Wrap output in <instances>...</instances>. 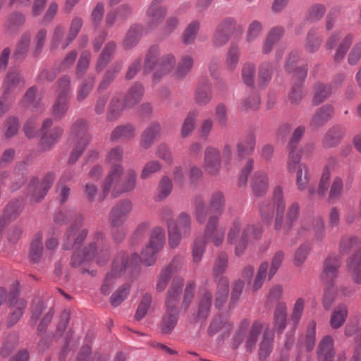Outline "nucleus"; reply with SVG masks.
Returning <instances> with one entry per match:
<instances>
[{
  "label": "nucleus",
  "mask_w": 361,
  "mask_h": 361,
  "mask_svg": "<svg viewBox=\"0 0 361 361\" xmlns=\"http://www.w3.org/2000/svg\"><path fill=\"white\" fill-rule=\"evenodd\" d=\"M166 235L162 228L154 227L151 233L150 241L141 251L140 255L133 253L130 258L128 253L118 252L116 255L111 270L106 274L105 280L101 287L103 294L109 295L111 289L114 286L115 281L128 267L135 265L138 262L146 266H152L156 260V254L163 247Z\"/></svg>",
  "instance_id": "obj_1"
},
{
  "label": "nucleus",
  "mask_w": 361,
  "mask_h": 361,
  "mask_svg": "<svg viewBox=\"0 0 361 361\" xmlns=\"http://www.w3.org/2000/svg\"><path fill=\"white\" fill-rule=\"evenodd\" d=\"M250 323L246 319H243L238 324V330L233 336V345L238 348L245 343V347L248 352H252L259 341V359H266L272 351L274 343V330L268 325L264 326L262 322L255 320L250 328Z\"/></svg>",
  "instance_id": "obj_2"
},
{
  "label": "nucleus",
  "mask_w": 361,
  "mask_h": 361,
  "mask_svg": "<svg viewBox=\"0 0 361 361\" xmlns=\"http://www.w3.org/2000/svg\"><path fill=\"white\" fill-rule=\"evenodd\" d=\"M122 165H115L110 169L102 185V194L98 196V201L102 202L110 193L114 198L118 197L122 193L132 191L136 185L137 173L135 169H128L124 177Z\"/></svg>",
  "instance_id": "obj_3"
},
{
  "label": "nucleus",
  "mask_w": 361,
  "mask_h": 361,
  "mask_svg": "<svg viewBox=\"0 0 361 361\" xmlns=\"http://www.w3.org/2000/svg\"><path fill=\"white\" fill-rule=\"evenodd\" d=\"M109 247L104 234L101 232L93 233L92 240L82 252L73 253L71 264L75 267L86 263H96L104 265L109 259Z\"/></svg>",
  "instance_id": "obj_4"
},
{
  "label": "nucleus",
  "mask_w": 361,
  "mask_h": 361,
  "mask_svg": "<svg viewBox=\"0 0 361 361\" xmlns=\"http://www.w3.org/2000/svg\"><path fill=\"white\" fill-rule=\"evenodd\" d=\"M159 55V48L153 46L148 49L145 61L144 72L149 73L154 71V83L159 82L161 78L173 71L176 64V57L173 54H167L161 56Z\"/></svg>",
  "instance_id": "obj_5"
},
{
  "label": "nucleus",
  "mask_w": 361,
  "mask_h": 361,
  "mask_svg": "<svg viewBox=\"0 0 361 361\" xmlns=\"http://www.w3.org/2000/svg\"><path fill=\"white\" fill-rule=\"evenodd\" d=\"M54 220L59 224L66 223L68 220L72 221L63 240V247L66 250L78 247L88 233L85 228H80L83 221L81 214L73 212H59L55 214Z\"/></svg>",
  "instance_id": "obj_6"
},
{
  "label": "nucleus",
  "mask_w": 361,
  "mask_h": 361,
  "mask_svg": "<svg viewBox=\"0 0 361 361\" xmlns=\"http://www.w3.org/2000/svg\"><path fill=\"white\" fill-rule=\"evenodd\" d=\"M262 230L261 227L252 225L241 226L238 219L233 221L230 226L228 233V241L230 244L235 245V252L237 256L243 255L252 239L260 238Z\"/></svg>",
  "instance_id": "obj_7"
},
{
  "label": "nucleus",
  "mask_w": 361,
  "mask_h": 361,
  "mask_svg": "<svg viewBox=\"0 0 361 361\" xmlns=\"http://www.w3.org/2000/svg\"><path fill=\"white\" fill-rule=\"evenodd\" d=\"M340 250L343 252H353L347 267L353 281L361 284V240L353 235L345 236L341 240Z\"/></svg>",
  "instance_id": "obj_8"
},
{
  "label": "nucleus",
  "mask_w": 361,
  "mask_h": 361,
  "mask_svg": "<svg viewBox=\"0 0 361 361\" xmlns=\"http://www.w3.org/2000/svg\"><path fill=\"white\" fill-rule=\"evenodd\" d=\"M183 286L182 279H174L168 290L166 300V312L161 322V331L169 333L174 329L178 321L177 303Z\"/></svg>",
  "instance_id": "obj_9"
},
{
  "label": "nucleus",
  "mask_w": 361,
  "mask_h": 361,
  "mask_svg": "<svg viewBox=\"0 0 361 361\" xmlns=\"http://www.w3.org/2000/svg\"><path fill=\"white\" fill-rule=\"evenodd\" d=\"M169 244L171 247H176L182 239L190 238L192 232V220L189 214L182 212L176 219L166 220Z\"/></svg>",
  "instance_id": "obj_10"
},
{
  "label": "nucleus",
  "mask_w": 361,
  "mask_h": 361,
  "mask_svg": "<svg viewBox=\"0 0 361 361\" xmlns=\"http://www.w3.org/2000/svg\"><path fill=\"white\" fill-rule=\"evenodd\" d=\"M228 256L225 253H221L219 257H217L214 268V276L217 280V292L215 298V306L217 308H220L228 299L229 290V281L228 279L224 276L217 279L228 267Z\"/></svg>",
  "instance_id": "obj_11"
},
{
  "label": "nucleus",
  "mask_w": 361,
  "mask_h": 361,
  "mask_svg": "<svg viewBox=\"0 0 361 361\" xmlns=\"http://www.w3.org/2000/svg\"><path fill=\"white\" fill-rule=\"evenodd\" d=\"M144 94V88L141 84H135L130 89L125 103H122L118 97H114L109 106L108 119L112 121L118 117L126 106H133L140 102Z\"/></svg>",
  "instance_id": "obj_12"
},
{
  "label": "nucleus",
  "mask_w": 361,
  "mask_h": 361,
  "mask_svg": "<svg viewBox=\"0 0 361 361\" xmlns=\"http://www.w3.org/2000/svg\"><path fill=\"white\" fill-rule=\"evenodd\" d=\"M71 135L75 137L78 140L68 159V163L74 164L91 141L90 135L87 133L86 121L78 120L71 128Z\"/></svg>",
  "instance_id": "obj_13"
},
{
  "label": "nucleus",
  "mask_w": 361,
  "mask_h": 361,
  "mask_svg": "<svg viewBox=\"0 0 361 361\" xmlns=\"http://www.w3.org/2000/svg\"><path fill=\"white\" fill-rule=\"evenodd\" d=\"M132 204L130 200H125L117 203L112 208L111 212L109 213V223L113 230H117L118 228L122 226L126 219L131 212ZM125 233L123 231L116 233L113 231V238L114 240L121 241L123 239Z\"/></svg>",
  "instance_id": "obj_14"
},
{
  "label": "nucleus",
  "mask_w": 361,
  "mask_h": 361,
  "mask_svg": "<svg viewBox=\"0 0 361 361\" xmlns=\"http://www.w3.org/2000/svg\"><path fill=\"white\" fill-rule=\"evenodd\" d=\"M23 85V80L20 76L19 71L17 68H13L8 71L3 85L4 94L0 99V115L6 113L11 106L12 99L9 97L8 93Z\"/></svg>",
  "instance_id": "obj_15"
},
{
  "label": "nucleus",
  "mask_w": 361,
  "mask_h": 361,
  "mask_svg": "<svg viewBox=\"0 0 361 361\" xmlns=\"http://www.w3.org/2000/svg\"><path fill=\"white\" fill-rule=\"evenodd\" d=\"M70 93V78L67 76L63 77L58 82V97L53 106V114L55 118L60 120L67 113Z\"/></svg>",
  "instance_id": "obj_16"
},
{
  "label": "nucleus",
  "mask_w": 361,
  "mask_h": 361,
  "mask_svg": "<svg viewBox=\"0 0 361 361\" xmlns=\"http://www.w3.org/2000/svg\"><path fill=\"white\" fill-rule=\"evenodd\" d=\"M219 216H210L205 226L204 235L199 238L205 240V243L211 242L214 246H221L224 239V228L218 225Z\"/></svg>",
  "instance_id": "obj_17"
},
{
  "label": "nucleus",
  "mask_w": 361,
  "mask_h": 361,
  "mask_svg": "<svg viewBox=\"0 0 361 361\" xmlns=\"http://www.w3.org/2000/svg\"><path fill=\"white\" fill-rule=\"evenodd\" d=\"M55 176L52 172L47 173L42 183L37 179H32L29 187V195L32 202H37L44 198L54 180Z\"/></svg>",
  "instance_id": "obj_18"
},
{
  "label": "nucleus",
  "mask_w": 361,
  "mask_h": 361,
  "mask_svg": "<svg viewBox=\"0 0 361 361\" xmlns=\"http://www.w3.org/2000/svg\"><path fill=\"white\" fill-rule=\"evenodd\" d=\"M204 156V169L206 172L213 176L219 175L223 163L220 150L214 147H207Z\"/></svg>",
  "instance_id": "obj_19"
},
{
  "label": "nucleus",
  "mask_w": 361,
  "mask_h": 361,
  "mask_svg": "<svg viewBox=\"0 0 361 361\" xmlns=\"http://www.w3.org/2000/svg\"><path fill=\"white\" fill-rule=\"evenodd\" d=\"M52 120L47 118L44 121L42 132V137L41 140V147L43 150H48L52 147L60 139L63 130L61 127H54L49 130L52 126Z\"/></svg>",
  "instance_id": "obj_20"
},
{
  "label": "nucleus",
  "mask_w": 361,
  "mask_h": 361,
  "mask_svg": "<svg viewBox=\"0 0 361 361\" xmlns=\"http://www.w3.org/2000/svg\"><path fill=\"white\" fill-rule=\"evenodd\" d=\"M276 207V219L274 223V228L276 231H280L283 228V215L286 209V200L283 195V188L280 186H276L274 192H272V201L271 202Z\"/></svg>",
  "instance_id": "obj_21"
},
{
  "label": "nucleus",
  "mask_w": 361,
  "mask_h": 361,
  "mask_svg": "<svg viewBox=\"0 0 361 361\" xmlns=\"http://www.w3.org/2000/svg\"><path fill=\"white\" fill-rule=\"evenodd\" d=\"M73 41V38L68 35H66V29L59 25L53 29L50 39V49L51 51L66 50Z\"/></svg>",
  "instance_id": "obj_22"
},
{
  "label": "nucleus",
  "mask_w": 361,
  "mask_h": 361,
  "mask_svg": "<svg viewBox=\"0 0 361 361\" xmlns=\"http://www.w3.org/2000/svg\"><path fill=\"white\" fill-rule=\"evenodd\" d=\"M269 180L267 171L264 170L256 171L251 178V188L255 197H262L269 190Z\"/></svg>",
  "instance_id": "obj_23"
},
{
  "label": "nucleus",
  "mask_w": 361,
  "mask_h": 361,
  "mask_svg": "<svg viewBox=\"0 0 361 361\" xmlns=\"http://www.w3.org/2000/svg\"><path fill=\"white\" fill-rule=\"evenodd\" d=\"M8 302H10L11 314L8 318V325L12 326L16 324L22 317L27 302L16 294L10 295Z\"/></svg>",
  "instance_id": "obj_24"
},
{
  "label": "nucleus",
  "mask_w": 361,
  "mask_h": 361,
  "mask_svg": "<svg viewBox=\"0 0 361 361\" xmlns=\"http://www.w3.org/2000/svg\"><path fill=\"white\" fill-rule=\"evenodd\" d=\"M167 14V8L164 6L150 5L146 11L148 28L153 29L163 22Z\"/></svg>",
  "instance_id": "obj_25"
},
{
  "label": "nucleus",
  "mask_w": 361,
  "mask_h": 361,
  "mask_svg": "<svg viewBox=\"0 0 361 361\" xmlns=\"http://www.w3.org/2000/svg\"><path fill=\"white\" fill-rule=\"evenodd\" d=\"M300 213V204L293 202L288 206L285 219H283V228L281 231L285 233L291 230L297 222Z\"/></svg>",
  "instance_id": "obj_26"
},
{
  "label": "nucleus",
  "mask_w": 361,
  "mask_h": 361,
  "mask_svg": "<svg viewBox=\"0 0 361 361\" xmlns=\"http://www.w3.org/2000/svg\"><path fill=\"white\" fill-rule=\"evenodd\" d=\"M287 307L284 302H279L274 310V324L275 330L282 333L286 327Z\"/></svg>",
  "instance_id": "obj_27"
},
{
  "label": "nucleus",
  "mask_w": 361,
  "mask_h": 361,
  "mask_svg": "<svg viewBox=\"0 0 361 361\" xmlns=\"http://www.w3.org/2000/svg\"><path fill=\"white\" fill-rule=\"evenodd\" d=\"M161 126L159 123H153L149 127L145 129L142 137H141L140 145L145 149L152 145L154 142L160 136Z\"/></svg>",
  "instance_id": "obj_28"
},
{
  "label": "nucleus",
  "mask_w": 361,
  "mask_h": 361,
  "mask_svg": "<svg viewBox=\"0 0 361 361\" xmlns=\"http://www.w3.org/2000/svg\"><path fill=\"white\" fill-rule=\"evenodd\" d=\"M333 114L332 106L324 105L321 106L313 116L310 124L313 127L322 126L330 120Z\"/></svg>",
  "instance_id": "obj_29"
},
{
  "label": "nucleus",
  "mask_w": 361,
  "mask_h": 361,
  "mask_svg": "<svg viewBox=\"0 0 361 361\" xmlns=\"http://www.w3.org/2000/svg\"><path fill=\"white\" fill-rule=\"evenodd\" d=\"M318 358L322 361H331L334 355L333 339L327 336L322 338L317 349Z\"/></svg>",
  "instance_id": "obj_30"
},
{
  "label": "nucleus",
  "mask_w": 361,
  "mask_h": 361,
  "mask_svg": "<svg viewBox=\"0 0 361 361\" xmlns=\"http://www.w3.org/2000/svg\"><path fill=\"white\" fill-rule=\"evenodd\" d=\"M340 266L338 257L330 256L324 261L322 279L324 281H331L336 276L338 269Z\"/></svg>",
  "instance_id": "obj_31"
},
{
  "label": "nucleus",
  "mask_w": 361,
  "mask_h": 361,
  "mask_svg": "<svg viewBox=\"0 0 361 361\" xmlns=\"http://www.w3.org/2000/svg\"><path fill=\"white\" fill-rule=\"evenodd\" d=\"M348 309L345 305H339L332 312L330 318V325L333 329L341 327L345 322Z\"/></svg>",
  "instance_id": "obj_32"
},
{
  "label": "nucleus",
  "mask_w": 361,
  "mask_h": 361,
  "mask_svg": "<svg viewBox=\"0 0 361 361\" xmlns=\"http://www.w3.org/2000/svg\"><path fill=\"white\" fill-rule=\"evenodd\" d=\"M212 99V88L211 85L207 82H203L199 85L196 93H195V100L200 106H204Z\"/></svg>",
  "instance_id": "obj_33"
},
{
  "label": "nucleus",
  "mask_w": 361,
  "mask_h": 361,
  "mask_svg": "<svg viewBox=\"0 0 361 361\" xmlns=\"http://www.w3.org/2000/svg\"><path fill=\"white\" fill-rule=\"evenodd\" d=\"M42 233H37L32 238L30 248V259L34 262H38L43 252Z\"/></svg>",
  "instance_id": "obj_34"
},
{
  "label": "nucleus",
  "mask_w": 361,
  "mask_h": 361,
  "mask_svg": "<svg viewBox=\"0 0 361 361\" xmlns=\"http://www.w3.org/2000/svg\"><path fill=\"white\" fill-rule=\"evenodd\" d=\"M232 324L222 316H217L214 317L212 322L210 323L209 326V335H214L219 331L228 334L231 329Z\"/></svg>",
  "instance_id": "obj_35"
},
{
  "label": "nucleus",
  "mask_w": 361,
  "mask_h": 361,
  "mask_svg": "<svg viewBox=\"0 0 361 361\" xmlns=\"http://www.w3.org/2000/svg\"><path fill=\"white\" fill-rule=\"evenodd\" d=\"M298 59V54L297 52H292L289 56H288L286 62V71L291 72L295 71L294 77L298 78L300 80H304L307 76V68L302 67L300 68H295V63H297Z\"/></svg>",
  "instance_id": "obj_36"
},
{
  "label": "nucleus",
  "mask_w": 361,
  "mask_h": 361,
  "mask_svg": "<svg viewBox=\"0 0 361 361\" xmlns=\"http://www.w3.org/2000/svg\"><path fill=\"white\" fill-rule=\"evenodd\" d=\"M212 299V295L209 291L204 290L202 293L196 316L197 319H205L207 318L210 310Z\"/></svg>",
  "instance_id": "obj_37"
},
{
  "label": "nucleus",
  "mask_w": 361,
  "mask_h": 361,
  "mask_svg": "<svg viewBox=\"0 0 361 361\" xmlns=\"http://www.w3.org/2000/svg\"><path fill=\"white\" fill-rule=\"evenodd\" d=\"M240 49L235 44H231L226 54L224 64L230 71L235 69L239 63Z\"/></svg>",
  "instance_id": "obj_38"
},
{
  "label": "nucleus",
  "mask_w": 361,
  "mask_h": 361,
  "mask_svg": "<svg viewBox=\"0 0 361 361\" xmlns=\"http://www.w3.org/2000/svg\"><path fill=\"white\" fill-rule=\"evenodd\" d=\"M345 132L343 129L334 127L325 134L323 143L327 147H331L337 145L343 137Z\"/></svg>",
  "instance_id": "obj_39"
},
{
  "label": "nucleus",
  "mask_w": 361,
  "mask_h": 361,
  "mask_svg": "<svg viewBox=\"0 0 361 361\" xmlns=\"http://www.w3.org/2000/svg\"><path fill=\"white\" fill-rule=\"evenodd\" d=\"M353 40V34L348 33L345 35L343 39H342L339 43L336 54L334 56V60L335 62L338 63L344 59L350 46L352 45Z\"/></svg>",
  "instance_id": "obj_40"
},
{
  "label": "nucleus",
  "mask_w": 361,
  "mask_h": 361,
  "mask_svg": "<svg viewBox=\"0 0 361 361\" xmlns=\"http://www.w3.org/2000/svg\"><path fill=\"white\" fill-rule=\"evenodd\" d=\"M116 44L114 42H109L106 44L104 49L102 51L97 63V71H102L106 67L109 61L112 59L115 51Z\"/></svg>",
  "instance_id": "obj_41"
},
{
  "label": "nucleus",
  "mask_w": 361,
  "mask_h": 361,
  "mask_svg": "<svg viewBox=\"0 0 361 361\" xmlns=\"http://www.w3.org/2000/svg\"><path fill=\"white\" fill-rule=\"evenodd\" d=\"M256 139L254 135H248L244 140L238 142L237 150L238 155L252 154L255 148Z\"/></svg>",
  "instance_id": "obj_42"
},
{
  "label": "nucleus",
  "mask_w": 361,
  "mask_h": 361,
  "mask_svg": "<svg viewBox=\"0 0 361 361\" xmlns=\"http://www.w3.org/2000/svg\"><path fill=\"white\" fill-rule=\"evenodd\" d=\"M193 67V58L192 56L185 55L181 57L179 60L176 70V75L178 78H183L189 73Z\"/></svg>",
  "instance_id": "obj_43"
},
{
  "label": "nucleus",
  "mask_w": 361,
  "mask_h": 361,
  "mask_svg": "<svg viewBox=\"0 0 361 361\" xmlns=\"http://www.w3.org/2000/svg\"><path fill=\"white\" fill-rule=\"evenodd\" d=\"M330 176V170L329 168H325L323 170L320 183H319L317 191L316 192L313 187H310L308 189L309 195L312 196L317 193L319 196H323L329 187Z\"/></svg>",
  "instance_id": "obj_44"
},
{
  "label": "nucleus",
  "mask_w": 361,
  "mask_h": 361,
  "mask_svg": "<svg viewBox=\"0 0 361 361\" xmlns=\"http://www.w3.org/2000/svg\"><path fill=\"white\" fill-rule=\"evenodd\" d=\"M332 92V87L331 85L317 84L314 87L313 103L314 105H318L322 103L325 99L330 96Z\"/></svg>",
  "instance_id": "obj_45"
},
{
  "label": "nucleus",
  "mask_w": 361,
  "mask_h": 361,
  "mask_svg": "<svg viewBox=\"0 0 361 361\" xmlns=\"http://www.w3.org/2000/svg\"><path fill=\"white\" fill-rule=\"evenodd\" d=\"M305 303V299L302 297L298 298L296 301L294 302L290 314V322L294 327H295L300 321Z\"/></svg>",
  "instance_id": "obj_46"
},
{
  "label": "nucleus",
  "mask_w": 361,
  "mask_h": 361,
  "mask_svg": "<svg viewBox=\"0 0 361 361\" xmlns=\"http://www.w3.org/2000/svg\"><path fill=\"white\" fill-rule=\"evenodd\" d=\"M30 39L31 35L30 33H25L21 36L19 42L17 43L14 52V56L16 59H21L26 56L30 48Z\"/></svg>",
  "instance_id": "obj_47"
},
{
  "label": "nucleus",
  "mask_w": 361,
  "mask_h": 361,
  "mask_svg": "<svg viewBox=\"0 0 361 361\" xmlns=\"http://www.w3.org/2000/svg\"><path fill=\"white\" fill-rule=\"evenodd\" d=\"M135 135V128L130 125H126L115 128L112 134L111 140L117 141L119 140H127Z\"/></svg>",
  "instance_id": "obj_48"
},
{
  "label": "nucleus",
  "mask_w": 361,
  "mask_h": 361,
  "mask_svg": "<svg viewBox=\"0 0 361 361\" xmlns=\"http://www.w3.org/2000/svg\"><path fill=\"white\" fill-rule=\"evenodd\" d=\"M271 77V65L265 62L260 64L258 74V85L263 88L268 85Z\"/></svg>",
  "instance_id": "obj_49"
},
{
  "label": "nucleus",
  "mask_w": 361,
  "mask_h": 361,
  "mask_svg": "<svg viewBox=\"0 0 361 361\" xmlns=\"http://www.w3.org/2000/svg\"><path fill=\"white\" fill-rule=\"evenodd\" d=\"M171 190V180L167 176L162 177L159 183L158 190H157L156 200L161 201L166 199L169 196Z\"/></svg>",
  "instance_id": "obj_50"
},
{
  "label": "nucleus",
  "mask_w": 361,
  "mask_h": 361,
  "mask_svg": "<svg viewBox=\"0 0 361 361\" xmlns=\"http://www.w3.org/2000/svg\"><path fill=\"white\" fill-rule=\"evenodd\" d=\"M322 42V37L317 35L315 30H309L305 43V48L307 51L314 53L321 47Z\"/></svg>",
  "instance_id": "obj_51"
},
{
  "label": "nucleus",
  "mask_w": 361,
  "mask_h": 361,
  "mask_svg": "<svg viewBox=\"0 0 361 361\" xmlns=\"http://www.w3.org/2000/svg\"><path fill=\"white\" fill-rule=\"evenodd\" d=\"M140 34L141 27L139 25H135L130 27L123 41L124 47L130 49L135 46L140 39Z\"/></svg>",
  "instance_id": "obj_52"
},
{
  "label": "nucleus",
  "mask_w": 361,
  "mask_h": 361,
  "mask_svg": "<svg viewBox=\"0 0 361 361\" xmlns=\"http://www.w3.org/2000/svg\"><path fill=\"white\" fill-rule=\"evenodd\" d=\"M310 251V245L305 242L302 243L294 253L293 264L295 266L301 267L307 258Z\"/></svg>",
  "instance_id": "obj_53"
},
{
  "label": "nucleus",
  "mask_w": 361,
  "mask_h": 361,
  "mask_svg": "<svg viewBox=\"0 0 361 361\" xmlns=\"http://www.w3.org/2000/svg\"><path fill=\"white\" fill-rule=\"evenodd\" d=\"M130 286L129 283H125L118 288L110 297V302L114 307H117L128 297L130 292Z\"/></svg>",
  "instance_id": "obj_54"
},
{
  "label": "nucleus",
  "mask_w": 361,
  "mask_h": 361,
  "mask_svg": "<svg viewBox=\"0 0 361 361\" xmlns=\"http://www.w3.org/2000/svg\"><path fill=\"white\" fill-rule=\"evenodd\" d=\"M200 27V23L197 20L192 21L186 27L183 35V42L185 44H190L194 42Z\"/></svg>",
  "instance_id": "obj_55"
},
{
  "label": "nucleus",
  "mask_w": 361,
  "mask_h": 361,
  "mask_svg": "<svg viewBox=\"0 0 361 361\" xmlns=\"http://www.w3.org/2000/svg\"><path fill=\"white\" fill-rule=\"evenodd\" d=\"M309 180L310 176L307 165L300 164L296 175L297 186L300 191H303L306 189Z\"/></svg>",
  "instance_id": "obj_56"
},
{
  "label": "nucleus",
  "mask_w": 361,
  "mask_h": 361,
  "mask_svg": "<svg viewBox=\"0 0 361 361\" xmlns=\"http://www.w3.org/2000/svg\"><path fill=\"white\" fill-rule=\"evenodd\" d=\"M241 78L247 86H253L255 78V66L254 63L247 62L243 64L241 69Z\"/></svg>",
  "instance_id": "obj_57"
},
{
  "label": "nucleus",
  "mask_w": 361,
  "mask_h": 361,
  "mask_svg": "<svg viewBox=\"0 0 361 361\" xmlns=\"http://www.w3.org/2000/svg\"><path fill=\"white\" fill-rule=\"evenodd\" d=\"M262 30V23L258 20L251 21L247 26L246 32V41L247 43H252L259 38Z\"/></svg>",
  "instance_id": "obj_58"
},
{
  "label": "nucleus",
  "mask_w": 361,
  "mask_h": 361,
  "mask_svg": "<svg viewBox=\"0 0 361 361\" xmlns=\"http://www.w3.org/2000/svg\"><path fill=\"white\" fill-rule=\"evenodd\" d=\"M260 98L258 94H252L245 96L240 102V111H247L257 109L260 104Z\"/></svg>",
  "instance_id": "obj_59"
},
{
  "label": "nucleus",
  "mask_w": 361,
  "mask_h": 361,
  "mask_svg": "<svg viewBox=\"0 0 361 361\" xmlns=\"http://www.w3.org/2000/svg\"><path fill=\"white\" fill-rule=\"evenodd\" d=\"M269 264L267 262H263L261 263L258 271H257L256 276L254 279L252 289L257 290L261 288L263 282L267 278L268 273Z\"/></svg>",
  "instance_id": "obj_60"
},
{
  "label": "nucleus",
  "mask_w": 361,
  "mask_h": 361,
  "mask_svg": "<svg viewBox=\"0 0 361 361\" xmlns=\"http://www.w3.org/2000/svg\"><path fill=\"white\" fill-rule=\"evenodd\" d=\"M197 115V112L192 111L188 113V116H186L181 129V135L183 138L188 137L192 132Z\"/></svg>",
  "instance_id": "obj_61"
},
{
  "label": "nucleus",
  "mask_w": 361,
  "mask_h": 361,
  "mask_svg": "<svg viewBox=\"0 0 361 361\" xmlns=\"http://www.w3.org/2000/svg\"><path fill=\"white\" fill-rule=\"evenodd\" d=\"M225 205V198L223 193L220 191L213 192L209 200V207L214 212L221 214Z\"/></svg>",
  "instance_id": "obj_62"
},
{
  "label": "nucleus",
  "mask_w": 361,
  "mask_h": 361,
  "mask_svg": "<svg viewBox=\"0 0 361 361\" xmlns=\"http://www.w3.org/2000/svg\"><path fill=\"white\" fill-rule=\"evenodd\" d=\"M22 209V201L19 200H13L6 208L5 218L8 220L15 219L20 214Z\"/></svg>",
  "instance_id": "obj_63"
},
{
  "label": "nucleus",
  "mask_w": 361,
  "mask_h": 361,
  "mask_svg": "<svg viewBox=\"0 0 361 361\" xmlns=\"http://www.w3.org/2000/svg\"><path fill=\"white\" fill-rule=\"evenodd\" d=\"M161 170V164L157 161H151L146 162L143 169L141 170L140 178L147 179L153 176L154 173Z\"/></svg>",
  "instance_id": "obj_64"
}]
</instances>
